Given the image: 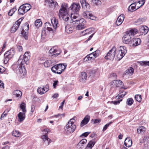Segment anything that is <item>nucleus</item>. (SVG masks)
Listing matches in <instances>:
<instances>
[{
    "instance_id": "5",
    "label": "nucleus",
    "mask_w": 149,
    "mask_h": 149,
    "mask_svg": "<svg viewBox=\"0 0 149 149\" xmlns=\"http://www.w3.org/2000/svg\"><path fill=\"white\" fill-rule=\"evenodd\" d=\"M66 65L64 64H59L53 66L51 68V69L54 73L60 74L65 69Z\"/></svg>"
},
{
    "instance_id": "39",
    "label": "nucleus",
    "mask_w": 149,
    "mask_h": 149,
    "mask_svg": "<svg viewBox=\"0 0 149 149\" xmlns=\"http://www.w3.org/2000/svg\"><path fill=\"white\" fill-rule=\"evenodd\" d=\"M42 25V22L40 19L36 20L35 22V25L37 27H39Z\"/></svg>"
},
{
    "instance_id": "34",
    "label": "nucleus",
    "mask_w": 149,
    "mask_h": 149,
    "mask_svg": "<svg viewBox=\"0 0 149 149\" xmlns=\"http://www.w3.org/2000/svg\"><path fill=\"white\" fill-rule=\"evenodd\" d=\"M95 59L94 57H90L88 55L86 56L84 59V62H85L88 61H92L93 60Z\"/></svg>"
},
{
    "instance_id": "48",
    "label": "nucleus",
    "mask_w": 149,
    "mask_h": 149,
    "mask_svg": "<svg viewBox=\"0 0 149 149\" xmlns=\"http://www.w3.org/2000/svg\"><path fill=\"white\" fill-rule=\"evenodd\" d=\"M140 65L142 66L144 65L145 66L146 65L149 66V61H142L139 62Z\"/></svg>"
},
{
    "instance_id": "37",
    "label": "nucleus",
    "mask_w": 149,
    "mask_h": 149,
    "mask_svg": "<svg viewBox=\"0 0 149 149\" xmlns=\"http://www.w3.org/2000/svg\"><path fill=\"white\" fill-rule=\"evenodd\" d=\"M37 92L39 94L41 95L45 93L44 88L38 87L37 89Z\"/></svg>"
},
{
    "instance_id": "59",
    "label": "nucleus",
    "mask_w": 149,
    "mask_h": 149,
    "mask_svg": "<svg viewBox=\"0 0 149 149\" xmlns=\"http://www.w3.org/2000/svg\"><path fill=\"white\" fill-rule=\"evenodd\" d=\"M5 70V68L4 67L0 66V74H2Z\"/></svg>"
},
{
    "instance_id": "13",
    "label": "nucleus",
    "mask_w": 149,
    "mask_h": 149,
    "mask_svg": "<svg viewBox=\"0 0 149 149\" xmlns=\"http://www.w3.org/2000/svg\"><path fill=\"white\" fill-rule=\"evenodd\" d=\"M22 20L21 18L19 19L14 24L11 28V32H15L18 29Z\"/></svg>"
},
{
    "instance_id": "1",
    "label": "nucleus",
    "mask_w": 149,
    "mask_h": 149,
    "mask_svg": "<svg viewBox=\"0 0 149 149\" xmlns=\"http://www.w3.org/2000/svg\"><path fill=\"white\" fill-rule=\"evenodd\" d=\"M30 54L29 52H25L23 56L21 55L17 61V65L16 72L21 76L24 75L26 72V69L24 66V63L26 64H28V61L30 58Z\"/></svg>"
},
{
    "instance_id": "3",
    "label": "nucleus",
    "mask_w": 149,
    "mask_h": 149,
    "mask_svg": "<svg viewBox=\"0 0 149 149\" xmlns=\"http://www.w3.org/2000/svg\"><path fill=\"white\" fill-rule=\"evenodd\" d=\"M137 32L136 29H132L127 31L122 38L123 42L129 45L133 38L132 37L136 34Z\"/></svg>"
},
{
    "instance_id": "4",
    "label": "nucleus",
    "mask_w": 149,
    "mask_h": 149,
    "mask_svg": "<svg viewBox=\"0 0 149 149\" xmlns=\"http://www.w3.org/2000/svg\"><path fill=\"white\" fill-rule=\"evenodd\" d=\"M72 120H74V119H71L64 128L65 132L67 134H69L72 133L76 129V126Z\"/></svg>"
},
{
    "instance_id": "61",
    "label": "nucleus",
    "mask_w": 149,
    "mask_h": 149,
    "mask_svg": "<svg viewBox=\"0 0 149 149\" xmlns=\"http://www.w3.org/2000/svg\"><path fill=\"white\" fill-rule=\"evenodd\" d=\"M42 132H45V133H44L45 135H47V134L49 132H50L49 130L48 129H46L42 130Z\"/></svg>"
},
{
    "instance_id": "43",
    "label": "nucleus",
    "mask_w": 149,
    "mask_h": 149,
    "mask_svg": "<svg viewBox=\"0 0 149 149\" xmlns=\"http://www.w3.org/2000/svg\"><path fill=\"white\" fill-rule=\"evenodd\" d=\"M92 4L93 5H99L101 4V2L99 0H92Z\"/></svg>"
},
{
    "instance_id": "24",
    "label": "nucleus",
    "mask_w": 149,
    "mask_h": 149,
    "mask_svg": "<svg viewBox=\"0 0 149 149\" xmlns=\"http://www.w3.org/2000/svg\"><path fill=\"white\" fill-rule=\"evenodd\" d=\"M124 145L127 147H130L132 145V141L130 138H126L124 141Z\"/></svg>"
},
{
    "instance_id": "51",
    "label": "nucleus",
    "mask_w": 149,
    "mask_h": 149,
    "mask_svg": "<svg viewBox=\"0 0 149 149\" xmlns=\"http://www.w3.org/2000/svg\"><path fill=\"white\" fill-rule=\"evenodd\" d=\"M98 72V70L97 68H95L91 70L90 71V74L92 75H95L96 73Z\"/></svg>"
},
{
    "instance_id": "9",
    "label": "nucleus",
    "mask_w": 149,
    "mask_h": 149,
    "mask_svg": "<svg viewBox=\"0 0 149 149\" xmlns=\"http://www.w3.org/2000/svg\"><path fill=\"white\" fill-rule=\"evenodd\" d=\"M45 26H47L46 29L45 28L43 29L42 31V32L41 37L42 38H44L45 36L46 35V31L51 32L52 33H53L54 30H53L52 28L49 27V26H50V23L49 22H46L45 24Z\"/></svg>"
},
{
    "instance_id": "60",
    "label": "nucleus",
    "mask_w": 149,
    "mask_h": 149,
    "mask_svg": "<svg viewBox=\"0 0 149 149\" xmlns=\"http://www.w3.org/2000/svg\"><path fill=\"white\" fill-rule=\"evenodd\" d=\"M7 115V113H5V111H4L2 114L1 116L0 119L1 120H2L4 117H6Z\"/></svg>"
},
{
    "instance_id": "42",
    "label": "nucleus",
    "mask_w": 149,
    "mask_h": 149,
    "mask_svg": "<svg viewBox=\"0 0 149 149\" xmlns=\"http://www.w3.org/2000/svg\"><path fill=\"white\" fill-rule=\"evenodd\" d=\"M12 135L15 137H19L20 136V134L19 131L14 130L12 132Z\"/></svg>"
},
{
    "instance_id": "23",
    "label": "nucleus",
    "mask_w": 149,
    "mask_h": 149,
    "mask_svg": "<svg viewBox=\"0 0 149 149\" xmlns=\"http://www.w3.org/2000/svg\"><path fill=\"white\" fill-rule=\"evenodd\" d=\"M90 118V117L89 116H86L81 121L80 124V126L82 127L87 124Z\"/></svg>"
},
{
    "instance_id": "11",
    "label": "nucleus",
    "mask_w": 149,
    "mask_h": 149,
    "mask_svg": "<svg viewBox=\"0 0 149 149\" xmlns=\"http://www.w3.org/2000/svg\"><path fill=\"white\" fill-rule=\"evenodd\" d=\"M80 8V6L79 4L73 3L68 8L69 9H70L74 13L79 12Z\"/></svg>"
},
{
    "instance_id": "35",
    "label": "nucleus",
    "mask_w": 149,
    "mask_h": 149,
    "mask_svg": "<svg viewBox=\"0 0 149 149\" xmlns=\"http://www.w3.org/2000/svg\"><path fill=\"white\" fill-rule=\"evenodd\" d=\"M134 69L132 67H130V68L125 71V74H132L134 72Z\"/></svg>"
},
{
    "instance_id": "56",
    "label": "nucleus",
    "mask_w": 149,
    "mask_h": 149,
    "mask_svg": "<svg viewBox=\"0 0 149 149\" xmlns=\"http://www.w3.org/2000/svg\"><path fill=\"white\" fill-rule=\"evenodd\" d=\"M122 100H118L117 101H112L110 102V103L111 104H114L115 105L117 104H119L120 102Z\"/></svg>"
},
{
    "instance_id": "38",
    "label": "nucleus",
    "mask_w": 149,
    "mask_h": 149,
    "mask_svg": "<svg viewBox=\"0 0 149 149\" xmlns=\"http://www.w3.org/2000/svg\"><path fill=\"white\" fill-rule=\"evenodd\" d=\"M20 107L22 109L23 112H26V104L24 102L21 103L20 105Z\"/></svg>"
},
{
    "instance_id": "29",
    "label": "nucleus",
    "mask_w": 149,
    "mask_h": 149,
    "mask_svg": "<svg viewBox=\"0 0 149 149\" xmlns=\"http://www.w3.org/2000/svg\"><path fill=\"white\" fill-rule=\"evenodd\" d=\"M18 13L19 14L21 15H23L26 13L25 9L22 5L19 8L18 10Z\"/></svg>"
},
{
    "instance_id": "19",
    "label": "nucleus",
    "mask_w": 149,
    "mask_h": 149,
    "mask_svg": "<svg viewBox=\"0 0 149 149\" xmlns=\"http://www.w3.org/2000/svg\"><path fill=\"white\" fill-rule=\"evenodd\" d=\"M148 31V27L146 26H141L139 30V32L142 35H145L147 34Z\"/></svg>"
},
{
    "instance_id": "47",
    "label": "nucleus",
    "mask_w": 149,
    "mask_h": 149,
    "mask_svg": "<svg viewBox=\"0 0 149 149\" xmlns=\"http://www.w3.org/2000/svg\"><path fill=\"white\" fill-rule=\"evenodd\" d=\"M21 33L25 39L26 40L27 39L28 32L25 31L24 30H22Z\"/></svg>"
},
{
    "instance_id": "22",
    "label": "nucleus",
    "mask_w": 149,
    "mask_h": 149,
    "mask_svg": "<svg viewBox=\"0 0 149 149\" xmlns=\"http://www.w3.org/2000/svg\"><path fill=\"white\" fill-rule=\"evenodd\" d=\"M26 112H20L19 113L18 115V121L19 122H22L25 119V113Z\"/></svg>"
},
{
    "instance_id": "44",
    "label": "nucleus",
    "mask_w": 149,
    "mask_h": 149,
    "mask_svg": "<svg viewBox=\"0 0 149 149\" xmlns=\"http://www.w3.org/2000/svg\"><path fill=\"white\" fill-rule=\"evenodd\" d=\"M65 31L68 33H71L72 31V28L70 27L69 26L65 27Z\"/></svg>"
},
{
    "instance_id": "62",
    "label": "nucleus",
    "mask_w": 149,
    "mask_h": 149,
    "mask_svg": "<svg viewBox=\"0 0 149 149\" xmlns=\"http://www.w3.org/2000/svg\"><path fill=\"white\" fill-rule=\"evenodd\" d=\"M17 49L18 51L19 52H21L23 50L22 47L21 46L18 45L17 46Z\"/></svg>"
},
{
    "instance_id": "40",
    "label": "nucleus",
    "mask_w": 149,
    "mask_h": 149,
    "mask_svg": "<svg viewBox=\"0 0 149 149\" xmlns=\"http://www.w3.org/2000/svg\"><path fill=\"white\" fill-rule=\"evenodd\" d=\"M145 20L144 18H139L137 19L136 21L135 22L136 23V24L138 25L141 24H142L143 22H145Z\"/></svg>"
},
{
    "instance_id": "31",
    "label": "nucleus",
    "mask_w": 149,
    "mask_h": 149,
    "mask_svg": "<svg viewBox=\"0 0 149 149\" xmlns=\"http://www.w3.org/2000/svg\"><path fill=\"white\" fill-rule=\"evenodd\" d=\"M13 94L17 97H20L22 95V92L20 90H18L14 91L13 92Z\"/></svg>"
},
{
    "instance_id": "7",
    "label": "nucleus",
    "mask_w": 149,
    "mask_h": 149,
    "mask_svg": "<svg viewBox=\"0 0 149 149\" xmlns=\"http://www.w3.org/2000/svg\"><path fill=\"white\" fill-rule=\"evenodd\" d=\"M120 50L118 51L117 55V58L118 61L121 59L125 55L127 52L126 48L122 46L120 47Z\"/></svg>"
},
{
    "instance_id": "46",
    "label": "nucleus",
    "mask_w": 149,
    "mask_h": 149,
    "mask_svg": "<svg viewBox=\"0 0 149 149\" xmlns=\"http://www.w3.org/2000/svg\"><path fill=\"white\" fill-rule=\"evenodd\" d=\"M17 10V9L15 8H13L8 12V14L9 16H11Z\"/></svg>"
},
{
    "instance_id": "32",
    "label": "nucleus",
    "mask_w": 149,
    "mask_h": 149,
    "mask_svg": "<svg viewBox=\"0 0 149 149\" xmlns=\"http://www.w3.org/2000/svg\"><path fill=\"white\" fill-rule=\"evenodd\" d=\"M22 5L25 9L26 13L29 10L31 7V5L29 3H25Z\"/></svg>"
},
{
    "instance_id": "20",
    "label": "nucleus",
    "mask_w": 149,
    "mask_h": 149,
    "mask_svg": "<svg viewBox=\"0 0 149 149\" xmlns=\"http://www.w3.org/2000/svg\"><path fill=\"white\" fill-rule=\"evenodd\" d=\"M124 19V16L123 14L120 15L118 18L116 22V24L117 26L120 25L123 22Z\"/></svg>"
},
{
    "instance_id": "2",
    "label": "nucleus",
    "mask_w": 149,
    "mask_h": 149,
    "mask_svg": "<svg viewBox=\"0 0 149 149\" xmlns=\"http://www.w3.org/2000/svg\"><path fill=\"white\" fill-rule=\"evenodd\" d=\"M68 8V4L65 3H63L61 5L58 13L59 18L60 19H62L66 22L68 21L69 18L67 13Z\"/></svg>"
},
{
    "instance_id": "53",
    "label": "nucleus",
    "mask_w": 149,
    "mask_h": 149,
    "mask_svg": "<svg viewBox=\"0 0 149 149\" xmlns=\"http://www.w3.org/2000/svg\"><path fill=\"white\" fill-rule=\"evenodd\" d=\"M113 123V122L112 121L110 122L109 123H108L106 125H105L104 127H103V131H105L106 130V129H107L108 127L109 126V125L112 124Z\"/></svg>"
},
{
    "instance_id": "10",
    "label": "nucleus",
    "mask_w": 149,
    "mask_h": 149,
    "mask_svg": "<svg viewBox=\"0 0 149 149\" xmlns=\"http://www.w3.org/2000/svg\"><path fill=\"white\" fill-rule=\"evenodd\" d=\"M141 42V40L140 39L138 38H133L131 41L129 42V45L133 47L139 45Z\"/></svg>"
},
{
    "instance_id": "54",
    "label": "nucleus",
    "mask_w": 149,
    "mask_h": 149,
    "mask_svg": "<svg viewBox=\"0 0 149 149\" xmlns=\"http://www.w3.org/2000/svg\"><path fill=\"white\" fill-rule=\"evenodd\" d=\"M65 116V113L58 114L56 115H55V116L56 118H60L64 117Z\"/></svg>"
},
{
    "instance_id": "27",
    "label": "nucleus",
    "mask_w": 149,
    "mask_h": 149,
    "mask_svg": "<svg viewBox=\"0 0 149 149\" xmlns=\"http://www.w3.org/2000/svg\"><path fill=\"white\" fill-rule=\"evenodd\" d=\"M87 75L85 72H82L79 77V80L80 81H83L87 79Z\"/></svg>"
},
{
    "instance_id": "63",
    "label": "nucleus",
    "mask_w": 149,
    "mask_h": 149,
    "mask_svg": "<svg viewBox=\"0 0 149 149\" xmlns=\"http://www.w3.org/2000/svg\"><path fill=\"white\" fill-rule=\"evenodd\" d=\"M90 133V132H85L83 134H82L81 135V136H84V137H86Z\"/></svg>"
},
{
    "instance_id": "64",
    "label": "nucleus",
    "mask_w": 149,
    "mask_h": 149,
    "mask_svg": "<svg viewBox=\"0 0 149 149\" xmlns=\"http://www.w3.org/2000/svg\"><path fill=\"white\" fill-rule=\"evenodd\" d=\"M35 109V106L34 105H32L31 107V112L33 113Z\"/></svg>"
},
{
    "instance_id": "28",
    "label": "nucleus",
    "mask_w": 149,
    "mask_h": 149,
    "mask_svg": "<svg viewBox=\"0 0 149 149\" xmlns=\"http://www.w3.org/2000/svg\"><path fill=\"white\" fill-rule=\"evenodd\" d=\"M146 128L143 126H141L137 129V132L139 134H143L146 131Z\"/></svg>"
},
{
    "instance_id": "30",
    "label": "nucleus",
    "mask_w": 149,
    "mask_h": 149,
    "mask_svg": "<svg viewBox=\"0 0 149 149\" xmlns=\"http://www.w3.org/2000/svg\"><path fill=\"white\" fill-rule=\"evenodd\" d=\"M95 143L94 141H90L87 145L86 147V148L87 149H91L94 146Z\"/></svg>"
},
{
    "instance_id": "8",
    "label": "nucleus",
    "mask_w": 149,
    "mask_h": 149,
    "mask_svg": "<svg viewBox=\"0 0 149 149\" xmlns=\"http://www.w3.org/2000/svg\"><path fill=\"white\" fill-rule=\"evenodd\" d=\"M77 22L78 24L76 27V29L77 30H79L83 29L86 27V21L83 18L81 19Z\"/></svg>"
},
{
    "instance_id": "33",
    "label": "nucleus",
    "mask_w": 149,
    "mask_h": 149,
    "mask_svg": "<svg viewBox=\"0 0 149 149\" xmlns=\"http://www.w3.org/2000/svg\"><path fill=\"white\" fill-rule=\"evenodd\" d=\"M87 141L86 139H82L78 144L77 146H79L80 148H82L83 145L86 143Z\"/></svg>"
},
{
    "instance_id": "26",
    "label": "nucleus",
    "mask_w": 149,
    "mask_h": 149,
    "mask_svg": "<svg viewBox=\"0 0 149 149\" xmlns=\"http://www.w3.org/2000/svg\"><path fill=\"white\" fill-rule=\"evenodd\" d=\"M136 3V2H134L131 4L128 8L129 10L131 11H133L138 9L137 8H136V5H137Z\"/></svg>"
},
{
    "instance_id": "15",
    "label": "nucleus",
    "mask_w": 149,
    "mask_h": 149,
    "mask_svg": "<svg viewBox=\"0 0 149 149\" xmlns=\"http://www.w3.org/2000/svg\"><path fill=\"white\" fill-rule=\"evenodd\" d=\"M41 138L43 140L45 146H48L50 143L51 140L48 138L47 135H43L42 136Z\"/></svg>"
},
{
    "instance_id": "52",
    "label": "nucleus",
    "mask_w": 149,
    "mask_h": 149,
    "mask_svg": "<svg viewBox=\"0 0 149 149\" xmlns=\"http://www.w3.org/2000/svg\"><path fill=\"white\" fill-rule=\"evenodd\" d=\"M126 93H127L124 91H123L122 92L120 93L118 95V98H120L123 97L125 95Z\"/></svg>"
},
{
    "instance_id": "6",
    "label": "nucleus",
    "mask_w": 149,
    "mask_h": 149,
    "mask_svg": "<svg viewBox=\"0 0 149 149\" xmlns=\"http://www.w3.org/2000/svg\"><path fill=\"white\" fill-rule=\"evenodd\" d=\"M116 48L115 47H113L111 50L107 53L104 58L106 59L110 60L113 59L116 53Z\"/></svg>"
},
{
    "instance_id": "50",
    "label": "nucleus",
    "mask_w": 149,
    "mask_h": 149,
    "mask_svg": "<svg viewBox=\"0 0 149 149\" xmlns=\"http://www.w3.org/2000/svg\"><path fill=\"white\" fill-rule=\"evenodd\" d=\"M100 53V51L98 50H97L92 53L95 58L99 55Z\"/></svg>"
},
{
    "instance_id": "55",
    "label": "nucleus",
    "mask_w": 149,
    "mask_h": 149,
    "mask_svg": "<svg viewBox=\"0 0 149 149\" xmlns=\"http://www.w3.org/2000/svg\"><path fill=\"white\" fill-rule=\"evenodd\" d=\"M85 7H86L87 9H89L90 8V6L88 3L86 2L82 6L83 8Z\"/></svg>"
},
{
    "instance_id": "41",
    "label": "nucleus",
    "mask_w": 149,
    "mask_h": 149,
    "mask_svg": "<svg viewBox=\"0 0 149 149\" xmlns=\"http://www.w3.org/2000/svg\"><path fill=\"white\" fill-rule=\"evenodd\" d=\"M134 102V100L132 98H129L127 99L126 103L129 106H131Z\"/></svg>"
},
{
    "instance_id": "58",
    "label": "nucleus",
    "mask_w": 149,
    "mask_h": 149,
    "mask_svg": "<svg viewBox=\"0 0 149 149\" xmlns=\"http://www.w3.org/2000/svg\"><path fill=\"white\" fill-rule=\"evenodd\" d=\"M5 58L4 61V63L5 64H6L8 62L9 59L11 58H9L8 56H4Z\"/></svg>"
},
{
    "instance_id": "12",
    "label": "nucleus",
    "mask_w": 149,
    "mask_h": 149,
    "mask_svg": "<svg viewBox=\"0 0 149 149\" xmlns=\"http://www.w3.org/2000/svg\"><path fill=\"white\" fill-rule=\"evenodd\" d=\"M83 15L85 18L90 19L93 20H95L96 18V17L89 11L84 12Z\"/></svg>"
},
{
    "instance_id": "45",
    "label": "nucleus",
    "mask_w": 149,
    "mask_h": 149,
    "mask_svg": "<svg viewBox=\"0 0 149 149\" xmlns=\"http://www.w3.org/2000/svg\"><path fill=\"white\" fill-rule=\"evenodd\" d=\"M145 2V0H141L139 1H138V2L136 3L137 5H138V4H139L140 5V6H138L137 8H139L140 7L143 5Z\"/></svg>"
},
{
    "instance_id": "18",
    "label": "nucleus",
    "mask_w": 149,
    "mask_h": 149,
    "mask_svg": "<svg viewBox=\"0 0 149 149\" xmlns=\"http://www.w3.org/2000/svg\"><path fill=\"white\" fill-rule=\"evenodd\" d=\"M15 54L13 49H11L4 54V56H8L9 58H11Z\"/></svg>"
},
{
    "instance_id": "21",
    "label": "nucleus",
    "mask_w": 149,
    "mask_h": 149,
    "mask_svg": "<svg viewBox=\"0 0 149 149\" xmlns=\"http://www.w3.org/2000/svg\"><path fill=\"white\" fill-rule=\"evenodd\" d=\"M54 62L53 60H47L44 63V66L46 68L51 66L54 64Z\"/></svg>"
},
{
    "instance_id": "36",
    "label": "nucleus",
    "mask_w": 149,
    "mask_h": 149,
    "mask_svg": "<svg viewBox=\"0 0 149 149\" xmlns=\"http://www.w3.org/2000/svg\"><path fill=\"white\" fill-rule=\"evenodd\" d=\"M85 30L86 35H89L94 32V29L93 28H90L87 29Z\"/></svg>"
},
{
    "instance_id": "49",
    "label": "nucleus",
    "mask_w": 149,
    "mask_h": 149,
    "mask_svg": "<svg viewBox=\"0 0 149 149\" xmlns=\"http://www.w3.org/2000/svg\"><path fill=\"white\" fill-rule=\"evenodd\" d=\"M136 100L138 102H140L141 100V96L139 95H136L135 96Z\"/></svg>"
},
{
    "instance_id": "14",
    "label": "nucleus",
    "mask_w": 149,
    "mask_h": 149,
    "mask_svg": "<svg viewBox=\"0 0 149 149\" xmlns=\"http://www.w3.org/2000/svg\"><path fill=\"white\" fill-rule=\"evenodd\" d=\"M71 20L70 21V23H72L74 22H76L78 21L81 19L78 16L77 13L73 14L71 13Z\"/></svg>"
},
{
    "instance_id": "25",
    "label": "nucleus",
    "mask_w": 149,
    "mask_h": 149,
    "mask_svg": "<svg viewBox=\"0 0 149 149\" xmlns=\"http://www.w3.org/2000/svg\"><path fill=\"white\" fill-rule=\"evenodd\" d=\"M52 24L54 28L56 29L57 27L58 21L55 17H52L51 19Z\"/></svg>"
},
{
    "instance_id": "17",
    "label": "nucleus",
    "mask_w": 149,
    "mask_h": 149,
    "mask_svg": "<svg viewBox=\"0 0 149 149\" xmlns=\"http://www.w3.org/2000/svg\"><path fill=\"white\" fill-rule=\"evenodd\" d=\"M45 2L50 8H53L58 6L57 3L54 2L53 0H46Z\"/></svg>"
},
{
    "instance_id": "57",
    "label": "nucleus",
    "mask_w": 149,
    "mask_h": 149,
    "mask_svg": "<svg viewBox=\"0 0 149 149\" xmlns=\"http://www.w3.org/2000/svg\"><path fill=\"white\" fill-rule=\"evenodd\" d=\"M57 52V51L55 49H54V48H52L50 49L49 51V52L50 54H55L56 52Z\"/></svg>"
},
{
    "instance_id": "16",
    "label": "nucleus",
    "mask_w": 149,
    "mask_h": 149,
    "mask_svg": "<svg viewBox=\"0 0 149 149\" xmlns=\"http://www.w3.org/2000/svg\"><path fill=\"white\" fill-rule=\"evenodd\" d=\"M122 84L123 82L122 81L118 80H114L111 83V87H113V85L115 86L116 87H120Z\"/></svg>"
}]
</instances>
